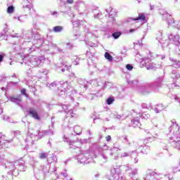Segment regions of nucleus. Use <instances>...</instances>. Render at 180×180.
<instances>
[{"label":"nucleus","instance_id":"obj_1","mask_svg":"<svg viewBox=\"0 0 180 180\" xmlns=\"http://www.w3.org/2000/svg\"><path fill=\"white\" fill-rule=\"evenodd\" d=\"M128 85L131 86H137L138 91L142 95H148L152 91H158L160 88L162 86L164 82V76L158 77L153 83H141L139 80L127 79Z\"/></svg>","mask_w":180,"mask_h":180},{"label":"nucleus","instance_id":"obj_2","mask_svg":"<svg viewBox=\"0 0 180 180\" xmlns=\"http://www.w3.org/2000/svg\"><path fill=\"white\" fill-rule=\"evenodd\" d=\"M4 169H8L9 172L7 175L2 176V180H13V176L19 175V171H25V161L20 160L13 162H7L1 165Z\"/></svg>","mask_w":180,"mask_h":180},{"label":"nucleus","instance_id":"obj_3","mask_svg":"<svg viewBox=\"0 0 180 180\" xmlns=\"http://www.w3.org/2000/svg\"><path fill=\"white\" fill-rule=\"evenodd\" d=\"M33 37V41H27V42H25V44H27L28 47L34 49L33 47V46H34L36 49H39V47H41L43 44L49 46V41L45 39L44 37H43V36H41L39 33H34L33 30H32L31 32L27 31L24 34V39H25V40H32Z\"/></svg>","mask_w":180,"mask_h":180},{"label":"nucleus","instance_id":"obj_4","mask_svg":"<svg viewBox=\"0 0 180 180\" xmlns=\"http://www.w3.org/2000/svg\"><path fill=\"white\" fill-rule=\"evenodd\" d=\"M27 40L25 39V35L20 39L19 43L15 44L13 45V49L15 53H23V51H28L30 53H32V51H34V48L30 47L27 44Z\"/></svg>","mask_w":180,"mask_h":180},{"label":"nucleus","instance_id":"obj_5","mask_svg":"<svg viewBox=\"0 0 180 180\" xmlns=\"http://www.w3.org/2000/svg\"><path fill=\"white\" fill-rule=\"evenodd\" d=\"M158 57V55L154 54L153 53L149 52L148 58H141V63H143L146 70H157L161 67V64H157L151 62L153 58Z\"/></svg>","mask_w":180,"mask_h":180},{"label":"nucleus","instance_id":"obj_6","mask_svg":"<svg viewBox=\"0 0 180 180\" xmlns=\"http://www.w3.org/2000/svg\"><path fill=\"white\" fill-rule=\"evenodd\" d=\"M130 165H116L111 169V176H118L122 172H129Z\"/></svg>","mask_w":180,"mask_h":180},{"label":"nucleus","instance_id":"obj_7","mask_svg":"<svg viewBox=\"0 0 180 180\" xmlns=\"http://www.w3.org/2000/svg\"><path fill=\"white\" fill-rule=\"evenodd\" d=\"M162 19L163 20H166L169 26H172L175 27L176 29H180V25H179L178 22L172 18V16L166 11H163L162 13Z\"/></svg>","mask_w":180,"mask_h":180},{"label":"nucleus","instance_id":"obj_8","mask_svg":"<svg viewBox=\"0 0 180 180\" xmlns=\"http://www.w3.org/2000/svg\"><path fill=\"white\" fill-rule=\"evenodd\" d=\"M44 60H46V58H44V56H31L29 59L28 65H30V67H32V68H34V67H39L41 63H44Z\"/></svg>","mask_w":180,"mask_h":180},{"label":"nucleus","instance_id":"obj_9","mask_svg":"<svg viewBox=\"0 0 180 180\" xmlns=\"http://www.w3.org/2000/svg\"><path fill=\"white\" fill-rule=\"evenodd\" d=\"M88 153H80L75 157V160H77L79 164H89L92 161V158Z\"/></svg>","mask_w":180,"mask_h":180},{"label":"nucleus","instance_id":"obj_10","mask_svg":"<svg viewBox=\"0 0 180 180\" xmlns=\"http://www.w3.org/2000/svg\"><path fill=\"white\" fill-rule=\"evenodd\" d=\"M8 30H9V28H8V25L6 24L3 32L0 34V37H4V40H6V41L11 40V38L22 39V37L18 35V34H10L8 36L6 35V33H8Z\"/></svg>","mask_w":180,"mask_h":180},{"label":"nucleus","instance_id":"obj_11","mask_svg":"<svg viewBox=\"0 0 180 180\" xmlns=\"http://www.w3.org/2000/svg\"><path fill=\"white\" fill-rule=\"evenodd\" d=\"M170 133L174 134V139H180V127L176 122H172V125L169 127Z\"/></svg>","mask_w":180,"mask_h":180},{"label":"nucleus","instance_id":"obj_12","mask_svg":"<svg viewBox=\"0 0 180 180\" xmlns=\"http://www.w3.org/2000/svg\"><path fill=\"white\" fill-rule=\"evenodd\" d=\"M105 16L108 17L109 22H112V23H115L116 22V15H117V13L113 10L112 7H108V8H105Z\"/></svg>","mask_w":180,"mask_h":180},{"label":"nucleus","instance_id":"obj_13","mask_svg":"<svg viewBox=\"0 0 180 180\" xmlns=\"http://www.w3.org/2000/svg\"><path fill=\"white\" fill-rule=\"evenodd\" d=\"M168 137L169 139V143L172 144L174 148H176L180 151V139H176L174 137V134L169 131L168 134Z\"/></svg>","mask_w":180,"mask_h":180},{"label":"nucleus","instance_id":"obj_14","mask_svg":"<svg viewBox=\"0 0 180 180\" xmlns=\"http://www.w3.org/2000/svg\"><path fill=\"white\" fill-rule=\"evenodd\" d=\"M32 9H33V4L30 2V0H24L22 1V12L30 13Z\"/></svg>","mask_w":180,"mask_h":180},{"label":"nucleus","instance_id":"obj_15","mask_svg":"<svg viewBox=\"0 0 180 180\" xmlns=\"http://www.w3.org/2000/svg\"><path fill=\"white\" fill-rule=\"evenodd\" d=\"M6 98L10 102H12V103H15V105H20V102H22V96L18 95V96H8L6 95V93L5 94Z\"/></svg>","mask_w":180,"mask_h":180},{"label":"nucleus","instance_id":"obj_16","mask_svg":"<svg viewBox=\"0 0 180 180\" xmlns=\"http://www.w3.org/2000/svg\"><path fill=\"white\" fill-rule=\"evenodd\" d=\"M28 134H30L31 136H32L34 138V140H37V137L39 136H43V134L40 132V129H38L37 128H28Z\"/></svg>","mask_w":180,"mask_h":180},{"label":"nucleus","instance_id":"obj_17","mask_svg":"<svg viewBox=\"0 0 180 180\" xmlns=\"http://www.w3.org/2000/svg\"><path fill=\"white\" fill-rule=\"evenodd\" d=\"M62 109L64 110V111L65 112V113H67V117H74V115H75L74 113V110H72V108H71L70 105H63L61 104L60 105Z\"/></svg>","mask_w":180,"mask_h":180},{"label":"nucleus","instance_id":"obj_18","mask_svg":"<svg viewBox=\"0 0 180 180\" xmlns=\"http://www.w3.org/2000/svg\"><path fill=\"white\" fill-rule=\"evenodd\" d=\"M27 112V115L30 116V117L35 119V120H40V116H39V113L36 109L30 108Z\"/></svg>","mask_w":180,"mask_h":180},{"label":"nucleus","instance_id":"obj_19","mask_svg":"<svg viewBox=\"0 0 180 180\" xmlns=\"http://www.w3.org/2000/svg\"><path fill=\"white\" fill-rule=\"evenodd\" d=\"M6 137L4 135H0V149H6L8 148L9 146V141L6 139Z\"/></svg>","mask_w":180,"mask_h":180},{"label":"nucleus","instance_id":"obj_20","mask_svg":"<svg viewBox=\"0 0 180 180\" xmlns=\"http://www.w3.org/2000/svg\"><path fill=\"white\" fill-rule=\"evenodd\" d=\"M50 172V165L49 163L46 165L43 166L42 172H39V174H34V176L37 179L41 178L39 175H43V174H47Z\"/></svg>","mask_w":180,"mask_h":180},{"label":"nucleus","instance_id":"obj_21","mask_svg":"<svg viewBox=\"0 0 180 180\" xmlns=\"http://www.w3.org/2000/svg\"><path fill=\"white\" fill-rule=\"evenodd\" d=\"M86 57H87V58H89L87 60L88 65H92V64H94V61L95 60V53L87 51L86 53Z\"/></svg>","mask_w":180,"mask_h":180},{"label":"nucleus","instance_id":"obj_22","mask_svg":"<svg viewBox=\"0 0 180 180\" xmlns=\"http://www.w3.org/2000/svg\"><path fill=\"white\" fill-rule=\"evenodd\" d=\"M77 82L79 85H80V88H82V89H84V91H86V89H88V84H89L88 81L84 79H79Z\"/></svg>","mask_w":180,"mask_h":180},{"label":"nucleus","instance_id":"obj_23","mask_svg":"<svg viewBox=\"0 0 180 180\" xmlns=\"http://www.w3.org/2000/svg\"><path fill=\"white\" fill-rule=\"evenodd\" d=\"M141 126V123L139 118H134L131 120V122L129 124V127H140Z\"/></svg>","mask_w":180,"mask_h":180},{"label":"nucleus","instance_id":"obj_24","mask_svg":"<svg viewBox=\"0 0 180 180\" xmlns=\"http://www.w3.org/2000/svg\"><path fill=\"white\" fill-rule=\"evenodd\" d=\"M158 174L155 172H151L146 175L144 180H154L155 179L158 178Z\"/></svg>","mask_w":180,"mask_h":180},{"label":"nucleus","instance_id":"obj_25","mask_svg":"<svg viewBox=\"0 0 180 180\" xmlns=\"http://www.w3.org/2000/svg\"><path fill=\"white\" fill-rule=\"evenodd\" d=\"M103 83V81L101 79H94L91 81V84L94 85V86L97 88L98 91H101V89H102Z\"/></svg>","mask_w":180,"mask_h":180},{"label":"nucleus","instance_id":"obj_26","mask_svg":"<svg viewBox=\"0 0 180 180\" xmlns=\"http://www.w3.org/2000/svg\"><path fill=\"white\" fill-rule=\"evenodd\" d=\"M138 150L142 154H148V151H150V146L148 145H141L139 147Z\"/></svg>","mask_w":180,"mask_h":180},{"label":"nucleus","instance_id":"obj_27","mask_svg":"<svg viewBox=\"0 0 180 180\" xmlns=\"http://www.w3.org/2000/svg\"><path fill=\"white\" fill-rule=\"evenodd\" d=\"M167 108H168V105H164L160 103L156 105L154 110H155V113H161V112H162V110H165V109H167Z\"/></svg>","mask_w":180,"mask_h":180},{"label":"nucleus","instance_id":"obj_28","mask_svg":"<svg viewBox=\"0 0 180 180\" xmlns=\"http://www.w3.org/2000/svg\"><path fill=\"white\" fill-rule=\"evenodd\" d=\"M71 89V82H68V81L60 82V89H63L65 91H68V89Z\"/></svg>","mask_w":180,"mask_h":180},{"label":"nucleus","instance_id":"obj_29","mask_svg":"<svg viewBox=\"0 0 180 180\" xmlns=\"http://www.w3.org/2000/svg\"><path fill=\"white\" fill-rule=\"evenodd\" d=\"M25 143H27V146H32L33 145V143L36 141V140H34V137H33L30 134H28L27 135V138L25 139Z\"/></svg>","mask_w":180,"mask_h":180},{"label":"nucleus","instance_id":"obj_30","mask_svg":"<svg viewBox=\"0 0 180 180\" xmlns=\"http://www.w3.org/2000/svg\"><path fill=\"white\" fill-rule=\"evenodd\" d=\"M18 85V82H7V85L6 87H1V91H5V92H8V91H9V89L13 86H15Z\"/></svg>","mask_w":180,"mask_h":180},{"label":"nucleus","instance_id":"obj_31","mask_svg":"<svg viewBox=\"0 0 180 180\" xmlns=\"http://www.w3.org/2000/svg\"><path fill=\"white\" fill-rule=\"evenodd\" d=\"M134 154L136 155H137V150H132L131 152H124L123 153L121 154V157L122 158H126V157H132L133 155H134Z\"/></svg>","mask_w":180,"mask_h":180},{"label":"nucleus","instance_id":"obj_32","mask_svg":"<svg viewBox=\"0 0 180 180\" xmlns=\"http://www.w3.org/2000/svg\"><path fill=\"white\" fill-rule=\"evenodd\" d=\"M106 88H108V89H111V88H113V83L103 81V85L101 86V89L105 91V89H106Z\"/></svg>","mask_w":180,"mask_h":180},{"label":"nucleus","instance_id":"obj_33","mask_svg":"<svg viewBox=\"0 0 180 180\" xmlns=\"http://www.w3.org/2000/svg\"><path fill=\"white\" fill-rule=\"evenodd\" d=\"M42 135H39L40 139L44 137V136H53L54 135V131L51 129L44 130L41 131Z\"/></svg>","mask_w":180,"mask_h":180},{"label":"nucleus","instance_id":"obj_34","mask_svg":"<svg viewBox=\"0 0 180 180\" xmlns=\"http://www.w3.org/2000/svg\"><path fill=\"white\" fill-rule=\"evenodd\" d=\"M93 14L94 16V19H99L102 16V13L98 8H95L93 10Z\"/></svg>","mask_w":180,"mask_h":180},{"label":"nucleus","instance_id":"obj_35","mask_svg":"<svg viewBox=\"0 0 180 180\" xmlns=\"http://www.w3.org/2000/svg\"><path fill=\"white\" fill-rule=\"evenodd\" d=\"M67 91L64 90L63 89H58L57 91V94L58 96H60V98H65L67 96Z\"/></svg>","mask_w":180,"mask_h":180},{"label":"nucleus","instance_id":"obj_36","mask_svg":"<svg viewBox=\"0 0 180 180\" xmlns=\"http://www.w3.org/2000/svg\"><path fill=\"white\" fill-rule=\"evenodd\" d=\"M171 77L173 79H178V78H180V74L176 70H173L171 73Z\"/></svg>","mask_w":180,"mask_h":180},{"label":"nucleus","instance_id":"obj_37","mask_svg":"<svg viewBox=\"0 0 180 180\" xmlns=\"http://www.w3.org/2000/svg\"><path fill=\"white\" fill-rule=\"evenodd\" d=\"M63 30H64L63 26L58 25L53 27V32H54V33H61Z\"/></svg>","mask_w":180,"mask_h":180},{"label":"nucleus","instance_id":"obj_38","mask_svg":"<svg viewBox=\"0 0 180 180\" xmlns=\"http://www.w3.org/2000/svg\"><path fill=\"white\" fill-rule=\"evenodd\" d=\"M170 61H172L174 63L172 67H174V68H180V60H174L172 58H169Z\"/></svg>","mask_w":180,"mask_h":180},{"label":"nucleus","instance_id":"obj_39","mask_svg":"<svg viewBox=\"0 0 180 180\" xmlns=\"http://www.w3.org/2000/svg\"><path fill=\"white\" fill-rule=\"evenodd\" d=\"M135 20H141L142 22H146V15L143 13H139V16L135 18Z\"/></svg>","mask_w":180,"mask_h":180},{"label":"nucleus","instance_id":"obj_40","mask_svg":"<svg viewBox=\"0 0 180 180\" xmlns=\"http://www.w3.org/2000/svg\"><path fill=\"white\" fill-rule=\"evenodd\" d=\"M127 172H129V176L131 178L133 175H137V174H139V169H131V167H130V170Z\"/></svg>","mask_w":180,"mask_h":180},{"label":"nucleus","instance_id":"obj_41","mask_svg":"<svg viewBox=\"0 0 180 180\" xmlns=\"http://www.w3.org/2000/svg\"><path fill=\"white\" fill-rule=\"evenodd\" d=\"M27 19V15H20L18 17V20H19V22H20L21 23H23L25 22H26Z\"/></svg>","mask_w":180,"mask_h":180},{"label":"nucleus","instance_id":"obj_42","mask_svg":"<svg viewBox=\"0 0 180 180\" xmlns=\"http://www.w3.org/2000/svg\"><path fill=\"white\" fill-rule=\"evenodd\" d=\"M74 131L75 134H77V136H79L81 134V132L82 131V129L79 126H75Z\"/></svg>","mask_w":180,"mask_h":180},{"label":"nucleus","instance_id":"obj_43","mask_svg":"<svg viewBox=\"0 0 180 180\" xmlns=\"http://www.w3.org/2000/svg\"><path fill=\"white\" fill-rule=\"evenodd\" d=\"M157 37H156V39L158 41V42L160 44H163L164 42H162V32H159L158 34H157Z\"/></svg>","mask_w":180,"mask_h":180},{"label":"nucleus","instance_id":"obj_44","mask_svg":"<svg viewBox=\"0 0 180 180\" xmlns=\"http://www.w3.org/2000/svg\"><path fill=\"white\" fill-rule=\"evenodd\" d=\"M63 141H65L66 143H69V146L70 148H75V147L72 146V144H74V141H70V139L64 136Z\"/></svg>","mask_w":180,"mask_h":180},{"label":"nucleus","instance_id":"obj_45","mask_svg":"<svg viewBox=\"0 0 180 180\" xmlns=\"http://www.w3.org/2000/svg\"><path fill=\"white\" fill-rule=\"evenodd\" d=\"M104 57H105V58H106V60H108L110 62L113 61V56H112V55H110V53H109V52H105Z\"/></svg>","mask_w":180,"mask_h":180},{"label":"nucleus","instance_id":"obj_46","mask_svg":"<svg viewBox=\"0 0 180 180\" xmlns=\"http://www.w3.org/2000/svg\"><path fill=\"white\" fill-rule=\"evenodd\" d=\"M46 86L49 88V89H56V88H57V83H56V82L51 84L48 83L46 84Z\"/></svg>","mask_w":180,"mask_h":180},{"label":"nucleus","instance_id":"obj_47","mask_svg":"<svg viewBox=\"0 0 180 180\" xmlns=\"http://www.w3.org/2000/svg\"><path fill=\"white\" fill-rule=\"evenodd\" d=\"M114 101H115V97L110 96L107 98L106 103L107 105H112V103H113Z\"/></svg>","mask_w":180,"mask_h":180},{"label":"nucleus","instance_id":"obj_48","mask_svg":"<svg viewBox=\"0 0 180 180\" xmlns=\"http://www.w3.org/2000/svg\"><path fill=\"white\" fill-rule=\"evenodd\" d=\"M72 62L75 65H78V64H79V58L77 56H73Z\"/></svg>","mask_w":180,"mask_h":180},{"label":"nucleus","instance_id":"obj_49","mask_svg":"<svg viewBox=\"0 0 180 180\" xmlns=\"http://www.w3.org/2000/svg\"><path fill=\"white\" fill-rule=\"evenodd\" d=\"M15 12V7L13 6H9L7 8V13L11 15V13H13Z\"/></svg>","mask_w":180,"mask_h":180},{"label":"nucleus","instance_id":"obj_50","mask_svg":"<svg viewBox=\"0 0 180 180\" xmlns=\"http://www.w3.org/2000/svg\"><path fill=\"white\" fill-rule=\"evenodd\" d=\"M120 36H122V32H115L112 34V37L115 39H119Z\"/></svg>","mask_w":180,"mask_h":180},{"label":"nucleus","instance_id":"obj_51","mask_svg":"<svg viewBox=\"0 0 180 180\" xmlns=\"http://www.w3.org/2000/svg\"><path fill=\"white\" fill-rule=\"evenodd\" d=\"M141 119H145L146 120H147V119H150V114L147 113V112H143L141 115Z\"/></svg>","mask_w":180,"mask_h":180},{"label":"nucleus","instance_id":"obj_52","mask_svg":"<svg viewBox=\"0 0 180 180\" xmlns=\"http://www.w3.org/2000/svg\"><path fill=\"white\" fill-rule=\"evenodd\" d=\"M111 153H110V155L112 157L114 155L113 151H122L120 148L114 147L112 149L110 150Z\"/></svg>","mask_w":180,"mask_h":180},{"label":"nucleus","instance_id":"obj_53","mask_svg":"<svg viewBox=\"0 0 180 180\" xmlns=\"http://www.w3.org/2000/svg\"><path fill=\"white\" fill-rule=\"evenodd\" d=\"M47 153H41L39 155V158H40V160H46V158H47Z\"/></svg>","mask_w":180,"mask_h":180},{"label":"nucleus","instance_id":"obj_54","mask_svg":"<svg viewBox=\"0 0 180 180\" xmlns=\"http://www.w3.org/2000/svg\"><path fill=\"white\" fill-rule=\"evenodd\" d=\"M94 98H95V94H89L86 96V98L89 101H94Z\"/></svg>","mask_w":180,"mask_h":180},{"label":"nucleus","instance_id":"obj_55","mask_svg":"<svg viewBox=\"0 0 180 180\" xmlns=\"http://www.w3.org/2000/svg\"><path fill=\"white\" fill-rule=\"evenodd\" d=\"M134 44L135 49L136 47H137V46H139V49H141L142 47V42L140 41H137L136 42H134Z\"/></svg>","mask_w":180,"mask_h":180},{"label":"nucleus","instance_id":"obj_56","mask_svg":"<svg viewBox=\"0 0 180 180\" xmlns=\"http://www.w3.org/2000/svg\"><path fill=\"white\" fill-rule=\"evenodd\" d=\"M136 18H129L126 20V22L127 23H132V22H136Z\"/></svg>","mask_w":180,"mask_h":180},{"label":"nucleus","instance_id":"obj_57","mask_svg":"<svg viewBox=\"0 0 180 180\" xmlns=\"http://www.w3.org/2000/svg\"><path fill=\"white\" fill-rule=\"evenodd\" d=\"M60 174L63 178H67L68 176V174L67 173V169H64Z\"/></svg>","mask_w":180,"mask_h":180},{"label":"nucleus","instance_id":"obj_58","mask_svg":"<svg viewBox=\"0 0 180 180\" xmlns=\"http://www.w3.org/2000/svg\"><path fill=\"white\" fill-rule=\"evenodd\" d=\"M101 156L102 157V158H103L105 162H106V161H108V155H106V153H103L101 154Z\"/></svg>","mask_w":180,"mask_h":180},{"label":"nucleus","instance_id":"obj_59","mask_svg":"<svg viewBox=\"0 0 180 180\" xmlns=\"http://www.w3.org/2000/svg\"><path fill=\"white\" fill-rule=\"evenodd\" d=\"M72 23L73 25V26H75V27H78V26H79V21L78 20H72Z\"/></svg>","mask_w":180,"mask_h":180},{"label":"nucleus","instance_id":"obj_60","mask_svg":"<svg viewBox=\"0 0 180 180\" xmlns=\"http://www.w3.org/2000/svg\"><path fill=\"white\" fill-rule=\"evenodd\" d=\"M6 81V77L4 75H0V82H5Z\"/></svg>","mask_w":180,"mask_h":180},{"label":"nucleus","instance_id":"obj_61","mask_svg":"<svg viewBox=\"0 0 180 180\" xmlns=\"http://www.w3.org/2000/svg\"><path fill=\"white\" fill-rule=\"evenodd\" d=\"M51 160L52 161L51 162H57V156L54 155V154H52Z\"/></svg>","mask_w":180,"mask_h":180},{"label":"nucleus","instance_id":"obj_62","mask_svg":"<svg viewBox=\"0 0 180 180\" xmlns=\"http://www.w3.org/2000/svg\"><path fill=\"white\" fill-rule=\"evenodd\" d=\"M126 68H127V70H128V71H131L134 68H133V66L131 65L127 64L126 65Z\"/></svg>","mask_w":180,"mask_h":180},{"label":"nucleus","instance_id":"obj_63","mask_svg":"<svg viewBox=\"0 0 180 180\" xmlns=\"http://www.w3.org/2000/svg\"><path fill=\"white\" fill-rule=\"evenodd\" d=\"M3 119H4V120H6V122H8V123H11V117H10L4 115Z\"/></svg>","mask_w":180,"mask_h":180},{"label":"nucleus","instance_id":"obj_64","mask_svg":"<svg viewBox=\"0 0 180 180\" xmlns=\"http://www.w3.org/2000/svg\"><path fill=\"white\" fill-rule=\"evenodd\" d=\"M22 95H25V96H27V94H26V89H21Z\"/></svg>","mask_w":180,"mask_h":180}]
</instances>
